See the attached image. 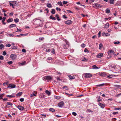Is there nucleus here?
Masks as SVG:
<instances>
[{
	"mask_svg": "<svg viewBox=\"0 0 121 121\" xmlns=\"http://www.w3.org/2000/svg\"><path fill=\"white\" fill-rule=\"evenodd\" d=\"M43 80L45 81H47L48 82L51 81L52 79V77L50 76H47L44 77L43 78Z\"/></svg>",
	"mask_w": 121,
	"mask_h": 121,
	"instance_id": "obj_1",
	"label": "nucleus"
},
{
	"mask_svg": "<svg viewBox=\"0 0 121 121\" xmlns=\"http://www.w3.org/2000/svg\"><path fill=\"white\" fill-rule=\"evenodd\" d=\"M92 76L91 73H86L85 74V77L86 78H90Z\"/></svg>",
	"mask_w": 121,
	"mask_h": 121,
	"instance_id": "obj_2",
	"label": "nucleus"
},
{
	"mask_svg": "<svg viewBox=\"0 0 121 121\" xmlns=\"http://www.w3.org/2000/svg\"><path fill=\"white\" fill-rule=\"evenodd\" d=\"M17 57V56L16 55L13 54H11L10 56L11 58L13 60H15Z\"/></svg>",
	"mask_w": 121,
	"mask_h": 121,
	"instance_id": "obj_3",
	"label": "nucleus"
},
{
	"mask_svg": "<svg viewBox=\"0 0 121 121\" xmlns=\"http://www.w3.org/2000/svg\"><path fill=\"white\" fill-rule=\"evenodd\" d=\"M72 21L71 20H68L65 21V23L69 25L72 23Z\"/></svg>",
	"mask_w": 121,
	"mask_h": 121,
	"instance_id": "obj_4",
	"label": "nucleus"
},
{
	"mask_svg": "<svg viewBox=\"0 0 121 121\" xmlns=\"http://www.w3.org/2000/svg\"><path fill=\"white\" fill-rule=\"evenodd\" d=\"M111 53L112 54H111L112 55H113L114 54V52L112 50H110L108 52V54L109 55H111Z\"/></svg>",
	"mask_w": 121,
	"mask_h": 121,
	"instance_id": "obj_5",
	"label": "nucleus"
},
{
	"mask_svg": "<svg viewBox=\"0 0 121 121\" xmlns=\"http://www.w3.org/2000/svg\"><path fill=\"white\" fill-rule=\"evenodd\" d=\"M64 104L63 102L61 101L59 103L58 106L59 107H62L63 106Z\"/></svg>",
	"mask_w": 121,
	"mask_h": 121,
	"instance_id": "obj_6",
	"label": "nucleus"
},
{
	"mask_svg": "<svg viewBox=\"0 0 121 121\" xmlns=\"http://www.w3.org/2000/svg\"><path fill=\"white\" fill-rule=\"evenodd\" d=\"M98 104L102 108H103L105 107V105L104 104H102L100 103H99Z\"/></svg>",
	"mask_w": 121,
	"mask_h": 121,
	"instance_id": "obj_7",
	"label": "nucleus"
},
{
	"mask_svg": "<svg viewBox=\"0 0 121 121\" xmlns=\"http://www.w3.org/2000/svg\"><path fill=\"white\" fill-rule=\"evenodd\" d=\"M16 86L14 85H13L12 84H10L9 85V86L8 87H10L12 88H15V87Z\"/></svg>",
	"mask_w": 121,
	"mask_h": 121,
	"instance_id": "obj_8",
	"label": "nucleus"
},
{
	"mask_svg": "<svg viewBox=\"0 0 121 121\" xmlns=\"http://www.w3.org/2000/svg\"><path fill=\"white\" fill-rule=\"evenodd\" d=\"M69 45L68 43L64 44L63 45V48L64 49H66L67 48L69 47Z\"/></svg>",
	"mask_w": 121,
	"mask_h": 121,
	"instance_id": "obj_9",
	"label": "nucleus"
},
{
	"mask_svg": "<svg viewBox=\"0 0 121 121\" xmlns=\"http://www.w3.org/2000/svg\"><path fill=\"white\" fill-rule=\"evenodd\" d=\"M17 108H18L21 111L24 108L23 107L20 105L18 106Z\"/></svg>",
	"mask_w": 121,
	"mask_h": 121,
	"instance_id": "obj_10",
	"label": "nucleus"
},
{
	"mask_svg": "<svg viewBox=\"0 0 121 121\" xmlns=\"http://www.w3.org/2000/svg\"><path fill=\"white\" fill-rule=\"evenodd\" d=\"M99 75L103 77H105L106 75V73L104 72H102L101 73H100Z\"/></svg>",
	"mask_w": 121,
	"mask_h": 121,
	"instance_id": "obj_11",
	"label": "nucleus"
},
{
	"mask_svg": "<svg viewBox=\"0 0 121 121\" xmlns=\"http://www.w3.org/2000/svg\"><path fill=\"white\" fill-rule=\"evenodd\" d=\"M102 35L104 36H110V34L105 33H103L102 34Z\"/></svg>",
	"mask_w": 121,
	"mask_h": 121,
	"instance_id": "obj_12",
	"label": "nucleus"
},
{
	"mask_svg": "<svg viewBox=\"0 0 121 121\" xmlns=\"http://www.w3.org/2000/svg\"><path fill=\"white\" fill-rule=\"evenodd\" d=\"M103 56V54L102 53H99L97 56V57L98 58H101Z\"/></svg>",
	"mask_w": 121,
	"mask_h": 121,
	"instance_id": "obj_13",
	"label": "nucleus"
},
{
	"mask_svg": "<svg viewBox=\"0 0 121 121\" xmlns=\"http://www.w3.org/2000/svg\"><path fill=\"white\" fill-rule=\"evenodd\" d=\"M16 26V25L15 24H12L9 26V27L10 28H12L13 27H15Z\"/></svg>",
	"mask_w": 121,
	"mask_h": 121,
	"instance_id": "obj_14",
	"label": "nucleus"
},
{
	"mask_svg": "<svg viewBox=\"0 0 121 121\" xmlns=\"http://www.w3.org/2000/svg\"><path fill=\"white\" fill-rule=\"evenodd\" d=\"M95 5L97 8H99L101 7V5L97 3L95 4Z\"/></svg>",
	"mask_w": 121,
	"mask_h": 121,
	"instance_id": "obj_15",
	"label": "nucleus"
},
{
	"mask_svg": "<svg viewBox=\"0 0 121 121\" xmlns=\"http://www.w3.org/2000/svg\"><path fill=\"white\" fill-rule=\"evenodd\" d=\"M22 92H20L16 94V95L17 96H21L22 94Z\"/></svg>",
	"mask_w": 121,
	"mask_h": 121,
	"instance_id": "obj_16",
	"label": "nucleus"
},
{
	"mask_svg": "<svg viewBox=\"0 0 121 121\" xmlns=\"http://www.w3.org/2000/svg\"><path fill=\"white\" fill-rule=\"evenodd\" d=\"M109 24L107 23L105 24V26L104 27L106 28H108L109 27Z\"/></svg>",
	"mask_w": 121,
	"mask_h": 121,
	"instance_id": "obj_17",
	"label": "nucleus"
},
{
	"mask_svg": "<svg viewBox=\"0 0 121 121\" xmlns=\"http://www.w3.org/2000/svg\"><path fill=\"white\" fill-rule=\"evenodd\" d=\"M7 97H8L10 98H11L12 97H14V95H7L6 96Z\"/></svg>",
	"mask_w": 121,
	"mask_h": 121,
	"instance_id": "obj_18",
	"label": "nucleus"
},
{
	"mask_svg": "<svg viewBox=\"0 0 121 121\" xmlns=\"http://www.w3.org/2000/svg\"><path fill=\"white\" fill-rule=\"evenodd\" d=\"M13 21V19L12 18H9L8 20H7L8 22L9 23L11 22H12Z\"/></svg>",
	"mask_w": 121,
	"mask_h": 121,
	"instance_id": "obj_19",
	"label": "nucleus"
},
{
	"mask_svg": "<svg viewBox=\"0 0 121 121\" xmlns=\"http://www.w3.org/2000/svg\"><path fill=\"white\" fill-rule=\"evenodd\" d=\"M47 6L48 8H51L52 7V5L51 4L48 3L47 4Z\"/></svg>",
	"mask_w": 121,
	"mask_h": 121,
	"instance_id": "obj_20",
	"label": "nucleus"
},
{
	"mask_svg": "<svg viewBox=\"0 0 121 121\" xmlns=\"http://www.w3.org/2000/svg\"><path fill=\"white\" fill-rule=\"evenodd\" d=\"M6 35L9 37H13L14 36V35L13 34H9L7 33L6 34Z\"/></svg>",
	"mask_w": 121,
	"mask_h": 121,
	"instance_id": "obj_21",
	"label": "nucleus"
},
{
	"mask_svg": "<svg viewBox=\"0 0 121 121\" xmlns=\"http://www.w3.org/2000/svg\"><path fill=\"white\" fill-rule=\"evenodd\" d=\"M51 13L53 14H54L55 13V10L54 9H52V11L51 12Z\"/></svg>",
	"mask_w": 121,
	"mask_h": 121,
	"instance_id": "obj_22",
	"label": "nucleus"
},
{
	"mask_svg": "<svg viewBox=\"0 0 121 121\" xmlns=\"http://www.w3.org/2000/svg\"><path fill=\"white\" fill-rule=\"evenodd\" d=\"M45 92L48 95H50L51 94L50 92L48 90H46L45 91Z\"/></svg>",
	"mask_w": 121,
	"mask_h": 121,
	"instance_id": "obj_23",
	"label": "nucleus"
},
{
	"mask_svg": "<svg viewBox=\"0 0 121 121\" xmlns=\"http://www.w3.org/2000/svg\"><path fill=\"white\" fill-rule=\"evenodd\" d=\"M68 77L70 79H72L74 78V76H72L68 75Z\"/></svg>",
	"mask_w": 121,
	"mask_h": 121,
	"instance_id": "obj_24",
	"label": "nucleus"
},
{
	"mask_svg": "<svg viewBox=\"0 0 121 121\" xmlns=\"http://www.w3.org/2000/svg\"><path fill=\"white\" fill-rule=\"evenodd\" d=\"M57 4L58 5L60 6H63V5L61 1L58 2L57 3Z\"/></svg>",
	"mask_w": 121,
	"mask_h": 121,
	"instance_id": "obj_25",
	"label": "nucleus"
},
{
	"mask_svg": "<svg viewBox=\"0 0 121 121\" xmlns=\"http://www.w3.org/2000/svg\"><path fill=\"white\" fill-rule=\"evenodd\" d=\"M114 0H110L109 1V3L111 4H113L114 3Z\"/></svg>",
	"mask_w": 121,
	"mask_h": 121,
	"instance_id": "obj_26",
	"label": "nucleus"
},
{
	"mask_svg": "<svg viewBox=\"0 0 121 121\" xmlns=\"http://www.w3.org/2000/svg\"><path fill=\"white\" fill-rule=\"evenodd\" d=\"M55 17H56L58 21H59L60 20V19L59 18V16L58 14H56L55 15Z\"/></svg>",
	"mask_w": 121,
	"mask_h": 121,
	"instance_id": "obj_27",
	"label": "nucleus"
},
{
	"mask_svg": "<svg viewBox=\"0 0 121 121\" xmlns=\"http://www.w3.org/2000/svg\"><path fill=\"white\" fill-rule=\"evenodd\" d=\"M92 67H93V68L94 69H99V68L98 67H97L96 66V65H94L92 66Z\"/></svg>",
	"mask_w": 121,
	"mask_h": 121,
	"instance_id": "obj_28",
	"label": "nucleus"
},
{
	"mask_svg": "<svg viewBox=\"0 0 121 121\" xmlns=\"http://www.w3.org/2000/svg\"><path fill=\"white\" fill-rule=\"evenodd\" d=\"M17 47L16 46H12L11 47V49H17Z\"/></svg>",
	"mask_w": 121,
	"mask_h": 121,
	"instance_id": "obj_29",
	"label": "nucleus"
},
{
	"mask_svg": "<svg viewBox=\"0 0 121 121\" xmlns=\"http://www.w3.org/2000/svg\"><path fill=\"white\" fill-rule=\"evenodd\" d=\"M50 18L51 19H52V20H56V18H55L52 17V16L50 17Z\"/></svg>",
	"mask_w": 121,
	"mask_h": 121,
	"instance_id": "obj_30",
	"label": "nucleus"
},
{
	"mask_svg": "<svg viewBox=\"0 0 121 121\" xmlns=\"http://www.w3.org/2000/svg\"><path fill=\"white\" fill-rule=\"evenodd\" d=\"M26 63V61H24V62L20 63V65H23L25 64Z\"/></svg>",
	"mask_w": 121,
	"mask_h": 121,
	"instance_id": "obj_31",
	"label": "nucleus"
},
{
	"mask_svg": "<svg viewBox=\"0 0 121 121\" xmlns=\"http://www.w3.org/2000/svg\"><path fill=\"white\" fill-rule=\"evenodd\" d=\"M14 20L15 22L16 23L18 22L19 21V19L17 18H16V19H15Z\"/></svg>",
	"mask_w": 121,
	"mask_h": 121,
	"instance_id": "obj_32",
	"label": "nucleus"
},
{
	"mask_svg": "<svg viewBox=\"0 0 121 121\" xmlns=\"http://www.w3.org/2000/svg\"><path fill=\"white\" fill-rule=\"evenodd\" d=\"M49 110L52 112H54L55 111V109L53 108H50L49 109Z\"/></svg>",
	"mask_w": 121,
	"mask_h": 121,
	"instance_id": "obj_33",
	"label": "nucleus"
},
{
	"mask_svg": "<svg viewBox=\"0 0 121 121\" xmlns=\"http://www.w3.org/2000/svg\"><path fill=\"white\" fill-rule=\"evenodd\" d=\"M5 94L4 93H3L0 95V99H3V98H2V97H3V96L5 95Z\"/></svg>",
	"mask_w": 121,
	"mask_h": 121,
	"instance_id": "obj_34",
	"label": "nucleus"
},
{
	"mask_svg": "<svg viewBox=\"0 0 121 121\" xmlns=\"http://www.w3.org/2000/svg\"><path fill=\"white\" fill-rule=\"evenodd\" d=\"M87 112H93V111L89 109L86 110Z\"/></svg>",
	"mask_w": 121,
	"mask_h": 121,
	"instance_id": "obj_35",
	"label": "nucleus"
},
{
	"mask_svg": "<svg viewBox=\"0 0 121 121\" xmlns=\"http://www.w3.org/2000/svg\"><path fill=\"white\" fill-rule=\"evenodd\" d=\"M6 104L7 105H9L12 106L13 105V104L12 103L9 102H7L6 103Z\"/></svg>",
	"mask_w": 121,
	"mask_h": 121,
	"instance_id": "obj_36",
	"label": "nucleus"
},
{
	"mask_svg": "<svg viewBox=\"0 0 121 121\" xmlns=\"http://www.w3.org/2000/svg\"><path fill=\"white\" fill-rule=\"evenodd\" d=\"M4 47V46L3 44H0V49H2Z\"/></svg>",
	"mask_w": 121,
	"mask_h": 121,
	"instance_id": "obj_37",
	"label": "nucleus"
},
{
	"mask_svg": "<svg viewBox=\"0 0 121 121\" xmlns=\"http://www.w3.org/2000/svg\"><path fill=\"white\" fill-rule=\"evenodd\" d=\"M51 50L48 48H47L46 50V51L47 52H50Z\"/></svg>",
	"mask_w": 121,
	"mask_h": 121,
	"instance_id": "obj_38",
	"label": "nucleus"
},
{
	"mask_svg": "<svg viewBox=\"0 0 121 121\" xmlns=\"http://www.w3.org/2000/svg\"><path fill=\"white\" fill-rule=\"evenodd\" d=\"M104 85V83H103V84H99V85H97V86H98L100 87V86H103Z\"/></svg>",
	"mask_w": 121,
	"mask_h": 121,
	"instance_id": "obj_39",
	"label": "nucleus"
},
{
	"mask_svg": "<svg viewBox=\"0 0 121 121\" xmlns=\"http://www.w3.org/2000/svg\"><path fill=\"white\" fill-rule=\"evenodd\" d=\"M51 52L52 53L54 54L55 53V50L53 48H52L51 50Z\"/></svg>",
	"mask_w": 121,
	"mask_h": 121,
	"instance_id": "obj_40",
	"label": "nucleus"
},
{
	"mask_svg": "<svg viewBox=\"0 0 121 121\" xmlns=\"http://www.w3.org/2000/svg\"><path fill=\"white\" fill-rule=\"evenodd\" d=\"M114 86L117 88L121 87V86L120 85H114Z\"/></svg>",
	"mask_w": 121,
	"mask_h": 121,
	"instance_id": "obj_41",
	"label": "nucleus"
},
{
	"mask_svg": "<svg viewBox=\"0 0 121 121\" xmlns=\"http://www.w3.org/2000/svg\"><path fill=\"white\" fill-rule=\"evenodd\" d=\"M36 95V94H35L34 93H33L32 94H31L30 95V96L31 97H32L33 96H34Z\"/></svg>",
	"mask_w": 121,
	"mask_h": 121,
	"instance_id": "obj_42",
	"label": "nucleus"
},
{
	"mask_svg": "<svg viewBox=\"0 0 121 121\" xmlns=\"http://www.w3.org/2000/svg\"><path fill=\"white\" fill-rule=\"evenodd\" d=\"M22 31V30L21 29H19L18 28H17V30L16 32H18L19 31L21 32Z\"/></svg>",
	"mask_w": 121,
	"mask_h": 121,
	"instance_id": "obj_43",
	"label": "nucleus"
},
{
	"mask_svg": "<svg viewBox=\"0 0 121 121\" xmlns=\"http://www.w3.org/2000/svg\"><path fill=\"white\" fill-rule=\"evenodd\" d=\"M106 13H110V10L108 9H107L106 10Z\"/></svg>",
	"mask_w": 121,
	"mask_h": 121,
	"instance_id": "obj_44",
	"label": "nucleus"
},
{
	"mask_svg": "<svg viewBox=\"0 0 121 121\" xmlns=\"http://www.w3.org/2000/svg\"><path fill=\"white\" fill-rule=\"evenodd\" d=\"M4 59V57L2 56H0V60H3Z\"/></svg>",
	"mask_w": 121,
	"mask_h": 121,
	"instance_id": "obj_45",
	"label": "nucleus"
},
{
	"mask_svg": "<svg viewBox=\"0 0 121 121\" xmlns=\"http://www.w3.org/2000/svg\"><path fill=\"white\" fill-rule=\"evenodd\" d=\"M7 63L9 64L10 65L11 64L13 63V62L12 61H9L7 62Z\"/></svg>",
	"mask_w": 121,
	"mask_h": 121,
	"instance_id": "obj_46",
	"label": "nucleus"
},
{
	"mask_svg": "<svg viewBox=\"0 0 121 121\" xmlns=\"http://www.w3.org/2000/svg\"><path fill=\"white\" fill-rule=\"evenodd\" d=\"M7 53L5 51H4L3 53V55L4 56H5L6 55Z\"/></svg>",
	"mask_w": 121,
	"mask_h": 121,
	"instance_id": "obj_47",
	"label": "nucleus"
},
{
	"mask_svg": "<svg viewBox=\"0 0 121 121\" xmlns=\"http://www.w3.org/2000/svg\"><path fill=\"white\" fill-rule=\"evenodd\" d=\"M11 45L10 44H8L6 45V46L8 47H10L11 46Z\"/></svg>",
	"mask_w": 121,
	"mask_h": 121,
	"instance_id": "obj_48",
	"label": "nucleus"
},
{
	"mask_svg": "<svg viewBox=\"0 0 121 121\" xmlns=\"http://www.w3.org/2000/svg\"><path fill=\"white\" fill-rule=\"evenodd\" d=\"M72 114L73 115L75 116H76L77 115V113L74 112H73Z\"/></svg>",
	"mask_w": 121,
	"mask_h": 121,
	"instance_id": "obj_49",
	"label": "nucleus"
},
{
	"mask_svg": "<svg viewBox=\"0 0 121 121\" xmlns=\"http://www.w3.org/2000/svg\"><path fill=\"white\" fill-rule=\"evenodd\" d=\"M81 46L82 48H84L85 46V45L84 43L82 44Z\"/></svg>",
	"mask_w": 121,
	"mask_h": 121,
	"instance_id": "obj_50",
	"label": "nucleus"
},
{
	"mask_svg": "<svg viewBox=\"0 0 121 121\" xmlns=\"http://www.w3.org/2000/svg\"><path fill=\"white\" fill-rule=\"evenodd\" d=\"M20 100L21 102H23L24 101V99L23 98H22L20 99Z\"/></svg>",
	"mask_w": 121,
	"mask_h": 121,
	"instance_id": "obj_51",
	"label": "nucleus"
},
{
	"mask_svg": "<svg viewBox=\"0 0 121 121\" xmlns=\"http://www.w3.org/2000/svg\"><path fill=\"white\" fill-rule=\"evenodd\" d=\"M111 18V17H109L108 18H105V20L106 21L107 20H110Z\"/></svg>",
	"mask_w": 121,
	"mask_h": 121,
	"instance_id": "obj_52",
	"label": "nucleus"
},
{
	"mask_svg": "<svg viewBox=\"0 0 121 121\" xmlns=\"http://www.w3.org/2000/svg\"><path fill=\"white\" fill-rule=\"evenodd\" d=\"M40 98H43L44 97V96L43 94H42L40 95L39 96Z\"/></svg>",
	"mask_w": 121,
	"mask_h": 121,
	"instance_id": "obj_53",
	"label": "nucleus"
},
{
	"mask_svg": "<svg viewBox=\"0 0 121 121\" xmlns=\"http://www.w3.org/2000/svg\"><path fill=\"white\" fill-rule=\"evenodd\" d=\"M63 2V4H66L68 3V2L67 1H64Z\"/></svg>",
	"mask_w": 121,
	"mask_h": 121,
	"instance_id": "obj_54",
	"label": "nucleus"
},
{
	"mask_svg": "<svg viewBox=\"0 0 121 121\" xmlns=\"http://www.w3.org/2000/svg\"><path fill=\"white\" fill-rule=\"evenodd\" d=\"M9 82L8 81H7L5 82L3 84L4 85V84L7 85L9 84Z\"/></svg>",
	"mask_w": 121,
	"mask_h": 121,
	"instance_id": "obj_55",
	"label": "nucleus"
},
{
	"mask_svg": "<svg viewBox=\"0 0 121 121\" xmlns=\"http://www.w3.org/2000/svg\"><path fill=\"white\" fill-rule=\"evenodd\" d=\"M102 45V43H100L99 44V48L100 49H101V47Z\"/></svg>",
	"mask_w": 121,
	"mask_h": 121,
	"instance_id": "obj_56",
	"label": "nucleus"
},
{
	"mask_svg": "<svg viewBox=\"0 0 121 121\" xmlns=\"http://www.w3.org/2000/svg\"><path fill=\"white\" fill-rule=\"evenodd\" d=\"M84 52H89V51L86 48L84 50Z\"/></svg>",
	"mask_w": 121,
	"mask_h": 121,
	"instance_id": "obj_57",
	"label": "nucleus"
},
{
	"mask_svg": "<svg viewBox=\"0 0 121 121\" xmlns=\"http://www.w3.org/2000/svg\"><path fill=\"white\" fill-rule=\"evenodd\" d=\"M120 43L118 41L117 42H114V43L115 44H119Z\"/></svg>",
	"mask_w": 121,
	"mask_h": 121,
	"instance_id": "obj_58",
	"label": "nucleus"
},
{
	"mask_svg": "<svg viewBox=\"0 0 121 121\" xmlns=\"http://www.w3.org/2000/svg\"><path fill=\"white\" fill-rule=\"evenodd\" d=\"M121 95V93H120L118 95H117L115 96L117 97H118L120 95Z\"/></svg>",
	"mask_w": 121,
	"mask_h": 121,
	"instance_id": "obj_59",
	"label": "nucleus"
},
{
	"mask_svg": "<svg viewBox=\"0 0 121 121\" xmlns=\"http://www.w3.org/2000/svg\"><path fill=\"white\" fill-rule=\"evenodd\" d=\"M56 9L58 11V10H59L60 11L61 10V9H60L59 8H58V7H56Z\"/></svg>",
	"mask_w": 121,
	"mask_h": 121,
	"instance_id": "obj_60",
	"label": "nucleus"
},
{
	"mask_svg": "<svg viewBox=\"0 0 121 121\" xmlns=\"http://www.w3.org/2000/svg\"><path fill=\"white\" fill-rule=\"evenodd\" d=\"M6 18V17H3V18H2V19H3V20H2V22H4V21L5 20Z\"/></svg>",
	"mask_w": 121,
	"mask_h": 121,
	"instance_id": "obj_61",
	"label": "nucleus"
},
{
	"mask_svg": "<svg viewBox=\"0 0 121 121\" xmlns=\"http://www.w3.org/2000/svg\"><path fill=\"white\" fill-rule=\"evenodd\" d=\"M22 52H26V50L25 49H23L22 50Z\"/></svg>",
	"mask_w": 121,
	"mask_h": 121,
	"instance_id": "obj_62",
	"label": "nucleus"
},
{
	"mask_svg": "<svg viewBox=\"0 0 121 121\" xmlns=\"http://www.w3.org/2000/svg\"><path fill=\"white\" fill-rule=\"evenodd\" d=\"M63 18H67V17H66V16L65 15H64L63 16Z\"/></svg>",
	"mask_w": 121,
	"mask_h": 121,
	"instance_id": "obj_63",
	"label": "nucleus"
},
{
	"mask_svg": "<svg viewBox=\"0 0 121 121\" xmlns=\"http://www.w3.org/2000/svg\"><path fill=\"white\" fill-rule=\"evenodd\" d=\"M116 120V118H114L112 119V121H115Z\"/></svg>",
	"mask_w": 121,
	"mask_h": 121,
	"instance_id": "obj_64",
	"label": "nucleus"
}]
</instances>
